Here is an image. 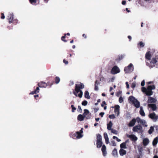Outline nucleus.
I'll list each match as a JSON object with an SVG mask.
<instances>
[{"label": "nucleus", "instance_id": "69168bd1", "mask_svg": "<svg viewBox=\"0 0 158 158\" xmlns=\"http://www.w3.org/2000/svg\"><path fill=\"white\" fill-rule=\"evenodd\" d=\"M105 113L104 112H101L99 113V115H100L102 117H103V115Z\"/></svg>", "mask_w": 158, "mask_h": 158}, {"label": "nucleus", "instance_id": "603ef678", "mask_svg": "<svg viewBox=\"0 0 158 158\" xmlns=\"http://www.w3.org/2000/svg\"><path fill=\"white\" fill-rule=\"evenodd\" d=\"M100 81L102 82H105V80L103 77H101L100 78Z\"/></svg>", "mask_w": 158, "mask_h": 158}, {"label": "nucleus", "instance_id": "58836bf2", "mask_svg": "<svg viewBox=\"0 0 158 158\" xmlns=\"http://www.w3.org/2000/svg\"><path fill=\"white\" fill-rule=\"evenodd\" d=\"M138 45H139L141 48L143 47L144 46V44L143 43L142 41L139 42L138 44Z\"/></svg>", "mask_w": 158, "mask_h": 158}, {"label": "nucleus", "instance_id": "cd10ccee", "mask_svg": "<svg viewBox=\"0 0 158 158\" xmlns=\"http://www.w3.org/2000/svg\"><path fill=\"white\" fill-rule=\"evenodd\" d=\"M84 96L85 98L88 99H89L90 98V97L89 95V93L88 91L86 90L85 92Z\"/></svg>", "mask_w": 158, "mask_h": 158}, {"label": "nucleus", "instance_id": "473e14b6", "mask_svg": "<svg viewBox=\"0 0 158 158\" xmlns=\"http://www.w3.org/2000/svg\"><path fill=\"white\" fill-rule=\"evenodd\" d=\"M120 147L121 148H126L127 147L126 146V144L125 143H121L120 145Z\"/></svg>", "mask_w": 158, "mask_h": 158}, {"label": "nucleus", "instance_id": "6e6d98bb", "mask_svg": "<svg viewBox=\"0 0 158 158\" xmlns=\"http://www.w3.org/2000/svg\"><path fill=\"white\" fill-rule=\"evenodd\" d=\"M136 86L135 84V83H133L131 85V87L132 88H134Z\"/></svg>", "mask_w": 158, "mask_h": 158}, {"label": "nucleus", "instance_id": "c756f323", "mask_svg": "<svg viewBox=\"0 0 158 158\" xmlns=\"http://www.w3.org/2000/svg\"><path fill=\"white\" fill-rule=\"evenodd\" d=\"M13 16L14 15L13 14H10V16H9V23H12V21L13 19Z\"/></svg>", "mask_w": 158, "mask_h": 158}, {"label": "nucleus", "instance_id": "0eeeda50", "mask_svg": "<svg viewBox=\"0 0 158 158\" xmlns=\"http://www.w3.org/2000/svg\"><path fill=\"white\" fill-rule=\"evenodd\" d=\"M157 101V100L153 97H148V104L150 103L151 104L152 103H156Z\"/></svg>", "mask_w": 158, "mask_h": 158}, {"label": "nucleus", "instance_id": "864d4df0", "mask_svg": "<svg viewBox=\"0 0 158 158\" xmlns=\"http://www.w3.org/2000/svg\"><path fill=\"white\" fill-rule=\"evenodd\" d=\"M111 145L112 146H116V144L115 143V142L113 140L111 142Z\"/></svg>", "mask_w": 158, "mask_h": 158}, {"label": "nucleus", "instance_id": "e2e57ef3", "mask_svg": "<svg viewBox=\"0 0 158 158\" xmlns=\"http://www.w3.org/2000/svg\"><path fill=\"white\" fill-rule=\"evenodd\" d=\"M143 148L142 147H140L138 148V151L140 152H141L143 151Z\"/></svg>", "mask_w": 158, "mask_h": 158}, {"label": "nucleus", "instance_id": "2f4dec72", "mask_svg": "<svg viewBox=\"0 0 158 158\" xmlns=\"http://www.w3.org/2000/svg\"><path fill=\"white\" fill-rule=\"evenodd\" d=\"M77 87L80 89H82L84 88V85L83 84L80 83L79 84H77Z\"/></svg>", "mask_w": 158, "mask_h": 158}, {"label": "nucleus", "instance_id": "338daca9", "mask_svg": "<svg viewBox=\"0 0 158 158\" xmlns=\"http://www.w3.org/2000/svg\"><path fill=\"white\" fill-rule=\"evenodd\" d=\"M2 16H1V19H4L5 18V16H4V14L3 13H2L1 14Z\"/></svg>", "mask_w": 158, "mask_h": 158}, {"label": "nucleus", "instance_id": "4c0bfd02", "mask_svg": "<svg viewBox=\"0 0 158 158\" xmlns=\"http://www.w3.org/2000/svg\"><path fill=\"white\" fill-rule=\"evenodd\" d=\"M80 89L77 87V84L75 85V90L77 93H78L80 92L81 91Z\"/></svg>", "mask_w": 158, "mask_h": 158}, {"label": "nucleus", "instance_id": "f3484780", "mask_svg": "<svg viewBox=\"0 0 158 158\" xmlns=\"http://www.w3.org/2000/svg\"><path fill=\"white\" fill-rule=\"evenodd\" d=\"M84 113L83 114V115L85 116V117H86V119H89L90 118V116H88L86 117V115L88 114H89V110L87 109H85L84 110Z\"/></svg>", "mask_w": 158, "mask_h": 158}, {"label": "nucleus", "instance_id": "5701e85b", "mask_svg": "<svg viewBox=\"0 0 158 158\" xmlns=\"http://www.w3.org/2000/svg\"><path fill=\"white\" fill-rule=\"evenodd\" d=\"M139 113L142 116H144L145 115V113L143 110V108L142 106H141L140 107Z\"/></svg>", "mask_w": 158, "mask_h": 158}, {"label": "nucleus", "instance_id": "f03ea898", "mask_svg": "<svg viewBox=\"0 0 158 158\" xmlns=\"http://www.w3.org/2000/svg\"><path fill=\"white\" fill-rule=\"evenodd\" d=\"M132 130L134 132H138L139 133H142L143 132V128L140 125H136L134 127Z\"/></svg>", "mask_w": 158, "mask_h": 158}, {"label": "nucleus", "instance_id": "5fc2aeb1", "mask_svg": "<svg viewBox=\"0 0 158 158\" xmlns=\"http://www.w3.org/2000/svg\"><path fill=\"white\" fill-rule=\"evenodd\" d=\"M145 80H143L142 81V82L141 83V85L142 86H143L145 85Z\"/></svg>", "mask_w": 158, "mask_h": 158}, {"label": "nucleus", "instance_id": "c85d7f7f", "mask_svg": "<svg viewBox=\"0 0 158 158\" xmlns=\"http://www.w3.org/2000/svg\"><path fill=\"white\" fill-rule=\"evenodd\" d=\"M97 147L98 148H100L102 145V141H97Z\"/></svg>", "mask_w": 158, "mask_h": 158}, {"label": "nucleus", "instance_id": "49530a36", "mask_svg": "<svg viewBox=\"0 0 158 158\" xmlns=\"http://www.w3.org/2000/svg\"><path fill=\"white\" fill-rule=\"evenodd\" d=\"M71 107L72 108V111L73 112H74L75 111V110H76V108L75 107H74V106L73 105H71Z\"/></svg>", "mask_w": 158, "mask_h": 158}, {"label": "nucleus", "instance_id": "4be33fe9", "mask_svg": "<svg viewBox=\"0 0 158 158\" xmlns=\"http://www.w3.org/2000/svg\"><path fill=\"white\" fill-rule=\"evenodd\" d=\"M128 100L132 103H134V102L137 99H136L134 97L132 96H131L129 97Z\"/></svg>", "mask_w": 158, "mask_h": 158}, {"label": "nucleus", "instance_id": "c9c22d12", "mask_svg": "<svg viewBox=\"0 0 158 158\" xmlns=\"http://www.w3.org/2000/svg\"><path fill=\"white\" fill-rule=\"evenodd\" d=\"M55 83L56 84H58L60 81V78L58 77H56L55 78Z\"/></svg>", "mask_w": 158, "mask_h": 158}, {"label": "nucleus", "instance_id": "3c124183", "mask_svg": "<svg viewBox=\"0 0 158 158\" xmlns=\"http://www.w3.org/2000/svg\"><path fill=\"white\" fill-rule=\"evenodd\" d=\"M123 101L122 97H120L119 98V102L120 103H122Z\"/></svg>", "mask_w": 158, "mask_h": 158}, {"label": "nucleus", "instance_id": "7c9ffc66", "mask_svg": "<svg viewBox=\"0 0 158 158\" xmlns=\"http://www.w3.org/2000/svg\"><path fill=\"white\" fill-rule=\"evenodd\" d=\"M102 141V136L101 135L98 134L97 135V141Z\"/></svg>", "mask_w": 158, "mask_h": 158}, {"label": "nucleus", "instance_id": "39448f33", "mask_svg": "<svg viewBox=\"0 0 158 158\" xmlns=\"http://www.w3.org/2000/svg\"><path fill=\"white\" fill-rule=\"evenodd\" d=\"M120 72V70L117 66H115L113 67L111 70V73L115 74Z\"/></svg>", "mask_w": 158, "mask_h": 158}, {"label": "nucleus", "instance_id": "6ab92c4d", "mask_svg": "<svg viewBox=\"0 0 158 158\" xmlns=\"http://www.w3.org/2000/svg\"><path fill=\"white\" fill-rule=\"evenodd\" d=\"M119 153L121 156H123L126 154V150L121 148L119 150Z\"/></svg>", "mask_w": 158, "mask_h": 158}, {"label": "nucleus", "instance_id": "13d9d810", "mask_svg": "<svg viewBox=\"0 0 158 158\" xmlns=\"http://www.w3.org/2000/svg\"><path fill=\"white\" fill-rule=\"evenodd\" d=\"M63 62L65 64H68V61L65 60V59L63 60Z\"/></svg>", "mask_w": 158, "mask_h": 158}, {"label": "nucleus", "instance_id": "680f3d73", "mask_svg": "<svg viewBox=\"0 0 158 158\" xmlns=\"http://www.w3.org/2000/svg\"><path fill=\"white\" fill-rule=\"evenodd\" d=\"M37 93L36 92V91H35V90H34V91H32L30 93V94H37Z\"/></svg>", "mask_w": 158, "mask_h": 158}, {"label": "nucleus", "instance_id": "ea45409f", "mask_svg": "<svg viewBox=\"0 0 158 158\" xmlns=\"http://www.w3.org/2000/svg\"><path fill=\"white\" fill-rule=\"evenodd\" d=\"M87 104L88 102L86 100L83 101L81 103L82 105L85 106H86L87 105Z\"/></svg>", "mask_w": 158, "mask_h": 158}, {"label": "nucleus", "instance_id": "e433bc0d", "mask_svg": "<svg viewBox=\"0 0 158 158\" xmlns=\"http://www.w3.org/2000/svg\"><path fill=\"white\" fill-rule=\"evenodd\" d=\"M154 128L153 127L151 126L150 127V129L148 131V133L149 134H151L152 133L153 131H154Z\"/></svg>", "mask_w": 158, "mask_h": 158}, {"label": "nucleus", "instance_id": "393cba45", "mask_svg": "<svg viewBox=\"0 0 158 158\" xmlns=\"http://www.w3.org/2000/svg\"><path fill=\"white\" fill-rule=\"evenodd\" d=\"M112 123L111 121H110L109 123L107 124V129L109 130H112L111 127L112 126Z\"/></svg>", "mask_w": 158, "mask_h": 158}, {"label": "nucleus", "instance_id": "1a4fd4ad", "mask_svg": "<svg viewBox=\"0 0 158 158\" xmlns=\"http://www.w3.org/2000/svg\"><path fill=\"white\" fill-rule=\"evenodd\" d=\"M136 122V120L135 118L132 119L129 122L128 126L129 127H132L134 126Z\"/></svg>", "mask_w": 158, "mask_h": 158}, {"label": "nucleus", "instance_id": "20e7f679", "mask_svg": "<svg viewBox=\"0 0 158 158\" xmlns=\"http://www.w3.org/2000/svg\"><path fill=\"white\" fill-rule=\"evenodd\" d=\"M148 116L154 122H156L158 120V115H156L155 112L150 113Z\"/></svg>", "mask_w": 158, "mask_h": 158}, {"label": "nucleus", "instance_id": "4468645a", "mask_svg": "<svg viewBox=\"0 0 158 158\" xmlns=\"http://www.w3.org/2000/svg\"><path fill=\"white\" fill-rule=\"evenodd\" d=\"M85 116L81 114H80L77 116V119L79 121H81L84 120V118H85Z\"/></svg>", "mask_w": 158, "mask_h": 158}, {"label": "nucleus", "instance_id": "0e129e2a", "mask_svg": "<svg viewBox=\"0 0 158 158\" xmlns=\"http://www.w3.org/2000/svg\"><path fill=\"white\" fill-rule=\"evenodd\" d=\"M125 84L126 85L127 88V89H128L129 88V85L128 82H126Z\"/></svg>", "mask_w": 158, "mask_h": 158}, {"label": "nucleus", "instance_id": "6e6552de", "mask_svg": "<svg viewBox=\"0 0 158 158\" xmlns=\"http://www.w3.org/2000/svg\"><path fill=\"white\" fill-rule=\"evenodd\" d=\"M127 136L128 137L130 138L133 141H136L138 139L137 137L135 135L127 134Z\"/></svg>", "mask_w": 158, "mask_h": 158}, {"label": "nucleus", "instance_id": "f8f14e48", "mask_svg": "<svg viewBox=\"0 0 158 158\" xmlns=\"http://www.w3.org/2000/svg\"><path fill=\"white\" fill-rule=\"evenodd\" d=\"M101 150L102 152L103 156H105L107 154V152L106 151V147L105 145H103L102 146Z\"/></svg>", "mask_w": 158, "mask_h": 158}, {"label": "nucleus", "instance_id": "a19ab883", "mask_svg": "<svg viewBox=\"0 0 158 158\" xmlns=\"http://www.w3.org/2000/svg\"><path fill=\"white\" fill-rule=\"evenodd\" d=\"M111 131L112 133L115 135H117L118 133V131L112 129Z\"/></svg>", "mask_w": 158, "mask_h": 158}, {"label": "nucleus", "instance_id": "052dcab7", "mask_svg": "<svg viewBox=\"0 0 158 158\" xmlns=\"http://www.w3.org/2000/svg\"><path fill=\"white\" fill-rule=\"evenodd\" d=\"M106 102H105V101H103V102H102V103L101 104V106L102 107H103L104 105H106Z\"/></svg>", "mask_w": 158, "mask_h": 158}, {"label": "nucleus", "instance_id": "09e8293b", "mask_svg": "<svg viewBox=\"0 0 158 158\" xmlns=\"http://www.w3.org/2000/svg\"><path fill=\"white\" fill-rule=\"evenodd\" d=\"M109 117L110 119H114L115 118L114 115V114L110 115L109 116Z\"/></svg>", "mask_w": 158, "mask_h": 158}, {"label": "nucleus", "instance_id": "72a5a7b5", "mask_svg": "<svg viewBox=\"0 0 158 158\" xmlns=\"http://www.w3.org/2000/svg\"><path fill=\"white\" fill-rule=\"evenodd\" d=\"M140 123L144 127H147L148 126L146 124V122L144 120L142 119Z\"/></svg>", "mask_w": 158, "mask_h": 158}, {"label": "nucleus", "instance_id": "f704fd0d", "mask_svg": "<svg viewBox=\"0 0 158 158\" xmlns=\"http://www.w3.org/2000/svg\"><path fill=\"white\" fill-rule=\"evenodd\" d=\"M157 61L158 60L156 59V57H153L152 58L151 61V63H152L153 64H156Z\"/></svg>", "mask_w": 158, "mask_h": 158}, {"label": "nucleus", "instance_id": "f257e3e1", "mask_svg": "<svg viewBox=\"0 0 158 158\" xmlns=\"http://www.w3.org/2000/svg\"><path fill=\"white\" fill-rule=\"evenodd\" d=\"M155 89V86L154 85H149L148 86L147 88V91L146 92V94L147 96H150L153 94V92L152 90L154 89Z\"/></svg>", "mask_w": 158, "mask_h": 158}, {"label": "nucleus", "instance_id": "a878e982", "mask_svg": "<svg viewBox=\"0 0 158 158\" xmlns=\"http://www.w3.org/2000/svg\"><path fill=\"white\" fill-rule=\"evenodd\" d=\"M95 88H94V90H98V85L100 84V83L99 82H98V80H96L95 81Z\"/></svg>", "mask_w": 158, "mask_h": 158}, {"label": "nucleus", "instance_id": "dca6fc26", "mask_svg": "<svg viewBox=\"0 0 158 158\" xmlns=\"http://www.w3.org/2000/svg\"><path fill=\"white\" fill-rule=\"evenodd\" d=\"M104 137L105 139L106 143L107 144H108L109 143V138L108 136V135L105 132L104 133Z\"/></svg>", "mask_w": 158, "mask_h": 158}, {"label": "nucleus", "instance_id": "a211bd4d", "mask_svg": "<svg viewBox=\"0 0 158 158\" xmlns=\"http://www.w3.org/2000/svg\"><path fill=\"white\" fill-rule=\"evenodd\" d=\"M133 103L134 105L135 106L136 108H139L140 107V102L137 99Z\"/></svg>", "mask_w": 158, "mask_h": 158}, {"label": "nucleus", "instance_id": "9d476101", "mask_svg": "<svg viewBox=\"0 0 158 158\" xmlns=\"http://www.w3.org/2000/svg\"><path fill=\"white\" fill-rule=\"evenodd\" d=\"M148 106L151 108L153 111L156 110L157 108L156 105L154 104L149 103L148 104Z\"/></svg>", "mask_w": 158, "mask_h": 158}, {"label": "nucleus", "instance_id": "4d7b16f0", "mask_svg": "<svg viewBox=\"0 0 158 158\" xmlns=\"http://www.w3.org/2000/svg\"><path fill=\"white\" fill-rule=\"evenodd\" d=\"M39 87H37L36 88V89L35 90V91H36L37 93H38L39 92L40 89L39 88Z\"/></svg>", "mask_w": 158, "mask_h": 158}, {"label": "nucleus", "instance_id": "bf43d9fd", "mask_svg": "<svg viewBox=\"0 0 158 158\" xmlns=\"http://www.w3.org/2000/svg\"><path fill=\"white\" fill-rule=\"evenodd\" d=\"M122 93V91H119V92H118L117 93L116 96L117 97H119V95L120 94H121Z\"/></svg>", "mask_w": 158, "mask_h": 158}, {"label": "nucleus", "instance_id": "aec40b11", "mask_svg": "<svg viewBox=\"0 0 158 158\" xmlns=\"http://www.w3.org/2000/svg\"><path fill=\"white\" fill-rule=\"evenodd\" d=\"M151 57V56L150 53V52H147L145 54V58L148 60H150Z\"/></svg>", "mask_w": 158, "mask_h": 158}, {"label": "nucleus", "instance_id": "774afa93", "mask_svg": "<svg viewBox=\"0 0 158 158\" xmlns=\"http://www.w3.org/2000/svg\"><path fill=\"white\" fill-rule=\"evenodd\" d=\"M155 57H156V59L158 61V52H157L156 54Z\"/></svg>", "mask_w": 158, "mask_h": 158}, {"label": "nucleus", "instance_id": "37998d69", "mask_svg": "<svg viewBox=\"0 0 158 158\" xmlns=\"http://www.w3.org/2000/svg\"><path fill=\"white\" fill-rule=\"evenodd\" d=\"M77 111L79 112L80 113H81L82 112V110L80 106H78Z\"/></svg>", "mask_w": 158, "mask_h": 158}, {"label": "nucleus", "instance_id": "2eb2a0df", "mask_svg": "<svg viewBox=\"0 0 158 158\" xmlns=\"http://www.w3.org/2000/svg\"><path fill=\"white\" fill-rule=\"evenodd\" d=\"M149 142V140L148 138H144L143 141V145L146 146L148 145Z\"/></svg>", "mask_w": 158, "mask_h": 158}, {"label": "nucleus", "instance_id": "7ed1b4c3", "mask_svg": "<svg viewBox=\"0 0 158 158\" xmlns=\"http://www.w3.org/2000/svg\"><path fill=\"white\" fill-rule=\"evenodd\" d=\"M134 69V68L133 64L132 63H130L128 66L125 67L124 71L126 73H128L133 72Z\"/></svg>", "mask_w": 158, "mask_h": 158}, {"label": "nucleus", "instance_id": "9b49d317", "mask_svg": "<svg viewBox=\"0 0 158 158\" xmlns=\"http://www.w3.org/2000/svg\"><path fill=\"white\" fill-rule=\"evenodd\" d=\"M119 108L120 106L118 105H116L115 106L114 112L115 114H117V116H118L119 114Z\"/></svg>", "mask_w": 158, "mask_h": 158}, {"label": "nucleus", "instance_id": "de8ad7c7", "mask_svg": "<svg viewBox=\"0 0 158 158\" xmlns=\"http://www.w3.org/2000/svg\"><path fill=\"white\" fill-rule=\"evenodd\" d=\"M38 86L39 87H41V88H46V86L42 85V84H41L40 83H38Z\"/></svg>", "mask_w": 158, "mask_h": 158}, {"label": "nucleus", "instance_id": "c03bdc74", "mask_svg": "<svg viewBox=\"0 0 158 158\" xmlns=\"http://www.w3.org/2000/svg\"><path fill=\"white\" fill-rule=\"evenodd\" d=\"M66 34H64V35L63 36H62L61 38V40L64 42H66L67 41L66 40H64V38L66 37Z\"/></svg>", "mask_w": 158, "mask_h": 158}, {"label": "nucleus", "instance_id": "b1692460", "mask_svg": "<svg viewBox=\"0 0 158 158\" xmlns=\"http://www.w3.org/2000/svg\"><path fill=\"white\" fill-rule=\"evenodd\" d=\"M112 155L115 157H118V153L117 150L116 148H114L112 151Z\"/></svg>", "mask_w": 158, "mask_h": 158}, {"label": "nucleus", "instance_id": "bb28decb", "mask_svg": "<svg viewBox=\"0 0 158 158\" xmlns=\"http://www.w3.org/2000/svg\"><path fill=\"white\" fill-rule=\"evenodd\" d=\"M38 1H39V0H29L30 3L33 5H36V3Z\"/></svg>", "mask_w": 158, "mask_h": 158}, {"label": "nucleus", "instance_id": "423d86ee", "mask_svg": "<svg viewBox=\"0 0 158 158\" xmlns=\"http://www.w3.org/2000/svg\"><path fill=\"white\" fill-rule=\"evenodd\" d=\"M125 54H123V55H122L121 56H118V57L115 59V61L114 62V64H117L119 63V61L123 59V58L125 57Z\"/></svg>", "mask_w": 158, "mask_h": 158}, {"label": "nucleus", "instance_id": "a18cd8bd", "mask_svg": "<svg viewBox=\"0 0 158 158\" xmlns=\"http://www.w3.org/2000/svg\"><path fill=\"white\" fill-rule=\"evenodd\" d=\"M142 91L144 93H145L146 94V92L147 88L145 87H142L141 88Z\"/></svg>", "mask_w": 158, "mask_h": 158}, {"label": "nucleus", "instance_id": "8fccbe9b", "mask_svg": "<svg viewBox=\"0 0 158 158\" xmlns=\"http://www.w3.org/2000/svg\"><path fill=\"white\" fill-rule=\"evenodd\" d=\"M79 94H78V96L80 98H81L82 97V95H83V92L82 91H81L80 92H79Z\"/></svg>", "mask_w": 158, "mask_h": 158}, {"label": "nucleus", "instance_id": "412c9836", "mask_svg": "<svg viewBox=\"0 0 158 158\" xmlns=\"http://www.w3.org/2000/svg\"><path fill=\"white\" fill-rule=\"evenodd\" d=\"M158 142V137H156L152 141V145L154 146H156Z\"/></svg>", "mask_w": 158, "mask_h": 158}, {"label": "nucleus", "instance_id": "79ce46f5", "mask_svg": "<svg viewBox=\"0 0 158 158\" xmlns=\"http://www.w3.org/2000/svg\"><path fill=\"white\" fill-rule=\"evenodd\" d=\"M136 120V121H137V122L138 123H141V121L142 120V119H141L139 117H137L136 118V119H135Z\"/></svg>", "mask_w": 158, "mask_h": 158}, {"label": "nucleus", "instance_id": "ddd939ff", "mask_svg": "<svg viewBox=\"0 0 158 158\" xmlns=\"http://www.w3.org/2000/svg\"><path fill=\"white\" fill-rule=\"evenodd\" d=\"M76 134H74L73 135L74 136H76V135H77L76 136V138L77 139H79L82 138L83 136V135L81 134L79 131H77L76 132Z\"/></svg>", "mask_w": 158, "mask_h": 158}]
</instances>
